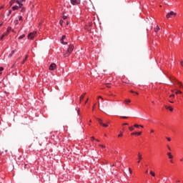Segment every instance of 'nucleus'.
<instances>
[{
	"mask_svg": "<svg viewBox=\"0 0 183 183\" xmlns=\"http://www.w3.org/2000/svg\"><path fill=\"white\" fill-rule=\"evenodd\" d=\"M175 94H176L177 95H178V94H182V92H181V91H177V92H175Z\"/></svg>",
	"mask_w": 183,
	"mask_h": 183,
	"instance_id": "obj_25",
	"label": "nucleus"
},
{
	"mask_svg": "<svg viewBox=\"0 0 183 183\" xmlns=\"http://www.w3.org/2000/svg\"><path fill=\"white\" fill-rule=\"evenodd\" d=\"M152 104H155V102H152Z\"/></svg>",
	"mask_w": 183,
	"mask_h": 183,
	"instance_id": "obj_59",
	"label": "nucleus"
},
{
	"mask_svg": "<svg viewBox=\"0 0 183 183\" xmlns=\"http://www.w3.org/2000/svg\"><path fill=\"white\" fill-rule=\"evenodd\" d=\"M154 129H151V130H150V133H151V134H154Z\"/></svg>",
	"mask_w": 183,
	"mask_h": 183,
	"instance_id": "obj_42",
	"label": "nucleus"
},
{
	"mask_svg": "<svg viewBox=\"0 0 183 183\" xmlns=\"http://www.w3.org/2000/svg\"><path fill=\"white\" fill-rule=\"evenodd\" d=\"M11 31H12V28L8 27V29H7V34H9V32H11Z\"/></svg>",
	"mask_w": 183,
	"mask_h": 183,
	"instance_id": "obj_22",
	"label": "nucleus"
},
{
	"mask_svg": "<svg viewBox=\"0 0 183 183\" xmlns=\"http://www.w3.org/2000/svg\"><path fill=\"white\" fill-rule=\"evenodd\" d=\"M169 98H175V95L174 94L169 95Z\"/></svg>",
	"mask_w": 183,
	"mask_h": 183,
	"instance_id": "obj_34",
	"label": "nucleus"
},
{
	"mask_svg": "<svg viewBox=\"0 0 183 183\" xmlns=\"http://www.w3.org/2000/svg\"><path fill=\"white\" fill-rule=\"evenodd\" d=\"M89 122H92V120H89Z\"/></svg>",
	"mask_w": 183,
	"mask_h": 183,
	"instance_id": "obj_61",
	"label": "nucleus"
},
{
	"mask_svg": "<svg viewBox=\"0 0 183 183\" xmlns=\"http://www.w3.org/2000/svg\"><path fill=\"white\" fill-rule=\"evenodd\" d=\"M3 70H4V67H0V75H2Z\"/></svg>",
	"mask_w": 183,
	"mask_h": 183,
	"instance_id": "obj_24",
	"label": "nucleus"
},
{
	"mask_svg": "<svg viewBox=\"0 0 183 183\" xmlns=\"http://www.w3.org/2000/svg\"><path fill=\"white\" fill-rule=\"evenodd\" d=\"M19 21H22V16H20L19 17Z\"/></svg>",
	"mask_w": 183,
	"mask_h": 183,
	"instance_id": "obj_41",
	"label": "nucleus"
},
{
	"mask_svg": "<svg viewBox=\"0 0 183 183\" xmlns=\"http://www.w3.org/2000/svg\"><path fill=\"white\" fill-rule=\"evenodd\" d=\"M76 111H77V114H78V115H80V113H79V108H76Z\"/></svg>",
	"mask_w": 183,
	"mask_h": 183,
	"instance_id": "obj_32",
	"label": "nucleus"
},
{
	"mask_svg": "<svg viewBox=\"0 0 183 183\" xmlns=\"http://www.w3.org/2000/svg\"><path fill=\"white\" fill-rule=\"evenodd\" d=\"M130 92H132V94H134V92L132 91V90H131Z\"/></svg>",
	"mask_w": 183,
	"mask_h": 183,
	"instance_id": "obj_52",
	"label": "nucleus"
},
{
	"mask_svg": "<svg viewBox=\"0 0 183 183\" xmlns=\"http://www.w3.org/2000/svg\"><path fill=\"white\" fill-rule=\"evenodd\" d=\"M49 69V71H55V69H56V64L55 63L51 64Z\"/></svg>",
	"mask_w": 183,
	"mask_h": 183,
	"instance_id": "obj_6",
	"label": "nucleus"
},
{
	"mask_svg": "<svg viewBox=\"0 0 183 183\" xmlns=\"http://www.w3.org/2000/svg\"><path fill=\"white\" fill-rule=\"evenodd\" d=\"M129 131L132 132V131L135 130V127L131 126V127H129Z\"/></svg>",
	"mask_w": 183,
	"mask_h": 183,
	"instance_id": "obj_18",
	"label": "nucleus"
},
{
	"mask_svg": "<svg viewBox=\"0 0 183 183\" xmlns=\"http://www.w3.org/2000/svg\"><path fill=\"white\" fill-rule=\"evenodd\" d=\"M169 102H170V104H174V102L172 101H169Z\"/></svg>",
	"mask_w": 183,
	"mask_h": 183,
	"instance_id": "obj_49",
	"label": "nucleus"
},
{
	"mask_svg": "<svg viewBox=\"0 0 183 183\" xmlns=\"http://www.w3.org/2000/svg\"><path fill=\"white\" fill-rule=\"evenodd\" d=\"M137 157H138L137 164H139V162H141V159H142V154H141V152H138Z\"/></svg>",
	"mask_w": 183,
	"mask_h": 183,
	"instance_id": "obj_9",
	"label": "nucleus"
},
{
	"mask_svg": "<svg viewBox=\"0 0 183 183\" xmlns=\"http://www.w3.org/2000/svg\"><path fill=\"white\" fill-rule=\"evenodd\" d=\"M14 24H15V25H18V24H19V23L18 20H16V21H14Z\"/></svg>",
	"mask_w": 183,
	"mask_h": 183,
	"instance_id": "obj_39",
	"label": "nucleus"
},
{
	"mask_svg": "<svg viewBox=\"0 0 183 183\" xmlns=\"http://www.w3.org/2000/svg\"><path fill=\"white\" fill-rule=\"evenodd\" d=\"M167 155H168L169 159H172V158H174V156H172L171 152H167Z\"/></svg>",
	"mask_w": 183,
	"mask_h": 183,
	"instance_id": "obj_14",
	"label": "nucleus"
},
{
	"mask_svg": "<svg viewBox=\"0 0 183 183\" xmlns=\"http://www.w3.org/2000/svg\"><path fill=\"white\" fill-rule=\"evenodd\" d=\"M94 108H95V106L93 107V110L94 109Z\"/></svg>",
	"mask_w": 183,
	"mask_h": 183,
	"instance_id": "obj_60",
	"label": "nucleus"
},
{
	"mask_svg": "<svg viewBox=\"0 0 183 183\" xmlns=\"http://www.w3.org/2000/svg\"><path fill=\"white\" fill-rule=\"evenodd\" d=\"M23 38H25V34H23L19 37V39H23Z\"/></svg>",
	"mask_w": 183,
	"mask_h": 183,
	"instance_id": "obj_23",
	"label": "nucleus"
},
{
	"mask_svg": "<svg viewBox=\"0 0 183 183\" xmlns=\"http://www.w3.org/2000/svg\"><path fill=\"white\" fill-rule=\"evenodd\" d=\"M166 139H167V141H168L169 142H171V138H170V137H166Z\"/></svg>",
	"mask_w": 183,
	"mask_h": 183,
	"instance_id": "obj_35",
	"label": "nucleus"
},
{
	"mask_svg": "<svg viewBox=\"0 0 183 183\" xmlns=\"http://www.w3.org/2000/svg\"><path fill=\"white\" fill-rule=\"evenodd\" d=\"M14 4H18L19 8H22V6L24 5V4H22V3L19 2V1H18V0H11L10 1L11 6H12V5H14Z\"/></svg>",
	"mask_w": 183,
	"mask_h": 183,
	"instance_id": "obj_2",
	"label": "nucleus"
},
{
	"mask_svg": "<svg viewBox=\"0 0 183 183\" xmlns=\"http://www.w3.org/2000/svg\"><path fill=\"white\" fill-rule=\"evenodd\" d=\"M107 88H111V86H109V85H107Z\"/></svg>",
	"mask_w": 183,
	"mask_h": 183,
	"instance_id": "obj_53",
	"label": "nucleus"
},
{
	"mask_svg": "<svg viewBox=\"0 0 183 183\" xmlns=\"http://www.w3.org/2000/svg\"><path fill=\"white\" fill-rule=\"evenodd\" d=\"M65 39H66V36H62L61 39H60V42L61 44H63V45H68V42L64 41Z\"/></svg>",
	"mask_w": 183,
	"mask_h": 183,
	"instance_id": "obj_5",
	"label": "nucleus"
},
{
	"mask_svg": "<svg viewBox=\"0 0 183 183\" xmlns=\"http://www.w3.org/2000/svg\"><path fill=\"white\" fill-rule=\"evenodd\" d=\"M176 182H181V180L178 179L176 181Z\"/></svg>",
	"mask_w": 183,
	"mask_h": 183,
	"instance_id": "obj_48",
	"label": "nucleus"
},
{
	"mask_svg": "<svg viewBox=\"0 0 183 183\" xmlns=\"http://www.w3.org/2000/svg\"><path fill=\"white\" fill-rule=\"evenodd\" d=\"M123 82H124L125 84H129V82H127V81H123Z\"/></svg>",
	"mask_w": 183,
	"mask_h": 183,
	"instance_id": "obj_56",
	"label": "nucleus"
},
{
	"mask_svg": "<svg viewBox=\"0 0 183 183\" xmlns=\"http://www.w3.org/2000/svg\"><path fill=\"white\" fill-rule=\"evenodd\" d=\"M119 137H124V133L122 132H120V133L118 134Z\"/></svg>",
	"mask_w": 183,
	"mask_h": 183,
	"instance_id": "obj_21",
	"label": "nucleus"
},
{
	"mask_svg": "<svg viewBox=\"0 0 183 183\" xmlns=\"http://www.w3.org/2000/svg\"><path fill=\"white\" fill-rule=\"evenodd\" d=\"M95 139H95L94 137H91V140H92V141H95Z\"/></svg>",
	"mask_w": 183,
	"mask_h": 183,
	"instance_id": "obj_40",
	"label": "nucleus"
},
{
	"mask_svg": "<svg viewBox=\"0 0 183 183\" xmlns=\"http://www.w3.org/2000/svg\"><path fill=\"white\" fill-rule=\"evenodd\" d=\"M170 162H172H172H172V160H170Z\"/></svg>",
	"mask_w": 183,
	"mask_h": 183,
	"instance_id": "obj_62",
	"label": "nucleus"
},
{
	"mask_svg": "<svg viewBox=\"0 0 183 183\" xmlns=\"http://www.w3.org/2000/svg\"><path fill=\"white\" fill-rule=\"evenodd\" d=\"M146 174H148V170L146 171Z\"/></svg>",
	"mask_w": 183,
	"mask_h": 183,
	"instance_id": "obj_57",
	"label": "nucleus"
},
{
	"mask_svg": "<svg viewBox=\"0 0 183 183\" xmlns=\"http://www.w3.org/2000/svg\"><path fill=\"white\" fill-rule=\"evenodd\" d=\"M123 125H128V123H124Z\"/></svg>",
	"mask_w": 183,
	"mask_h": 183,
	"instance_id": "obj_51",
	"label": "nucleus"
},
{
	"mask_svg": "<svg viewBox=\"0 0 183 183\" xmlns=\"http://www.w3.org/2000/svg\"><path fill=\"white\" fill-rule=\"evenodd\" d=\"M131 135H137V132H133L131 134Z\"/></svg>",
	"mask_w": 183,
	"mask_h": 183,
	"instance_id": "obj_44",
	"label": "nucleus"
},
{
	"mask_svg": "<svg viewBox=\"0 0 183 183\" xmlns=\"http://www.w3.org/2000/svg\"><path fill=\"white\" fill-rule=\"evenodd\" d=\"M166 109H169V111H170L171 112H172V111H174V108L169 107V106H165Z\"/></svg>",
	"mask_w": 183,
	"mask_h": 183,
	"instance_id": "obj_10",
	"label": "nucleus"
},
{
	"mask_svg": "<svg viewBox=\"0 0 183 183\" xmlns=\"http://www.w3.org/2000/svg\"><path fill=\"white\" fill-rule=\"evenodd\" d=\"M99 147H101V148H103V149L105 148V145L104 144H99Z\"/></svg>",
	"mask_w": 183,
	"mask_h": 183,
	"instance_id": "obj_31",
	"label": "nucleus"
},
{
	"mask_svg": "<svg viewBox=\"0 0 183 183\" xmlns=\"http://www.w3.org/2000/svg\"><path fill=\"white\" fill-rule=\"evenodd\" d=\"M19 8H21V7H19V6H14L11 8V9H12L13 11H16V10L19 9Z\"/></svg>",
	"mask_w": 183,
	"mask_h": 183,
	"instance_id": "obj_11",
	"label": "nucleus"
},
{
	"mask_svg": "<svg viewBox=\"0 0 183 183\" xmlns=\"http://www.w3.org/2000/svg\"><path fill=\"white\" fill-rule=\"evenodd\" d=\"M105 107H107V103H103L102 107H103V108H105Z\"/></svg>",
	"mask_w": 183,
	"mask_h": 183,
	"instance_id": "obj_37",
	"label": "nucleus"
},
{
	"mask_svg": "<svg viewBox=\"0 0 183 183\" xmlns=\"http://www.w3.org/2000/svg\"><path fill=\"white\" fill-rule=\"evenodd\" d=\"M71 4L72 5H78L81 4V0H71Z\"/></svg>",
	"mask_w": 183,
	"mask_h": 183,
	"instance_id": "obj_8",
	"label": "nucleus"
},
{
	"mask_svg": "<svg viewBox=\"0 0 183 183\" xmlns=\"http://www.w3.org/2000/svg\"><path fill=\"white\" fill-rule=\"evenodd\" d=\"M99 102H100V101L99 100Z\"/></svg>",
	"mask_w": 183,
	"mask_h": 183,
	"instance_id": "obj_64",
	"label": "nucleus"
},
{
	"mask_svg": "<svg viewBox=\"0 0 183 183\" xmlns=\"http://www.w3.org/2000/svg\"><path fill=\"white\" fill-rule=\"evenodd\" d=\"M149 174L152 175V177H155V172H154L152 170L150 171Z\"/></svg>",
	"mask_w": 183,
	"mask_h": 183,
	"instance_id": "obj_19",
	"label": "nucleus"
},
{
	"mask_svg": "<svg viewBox=\"0 0 183 183\" xmlns=\"http://www.w3.org/2000/svg\"><path fill=\"white\" fill-rule=\"evenodd\" d=\"M59 24H60V25L62 26V24H64V21H63V20H60V21H59Z\"/></svg>",
	"mask_w": 183,
	"mask_h": 183,
	"instance_id": "obj_36",
	"label": "nucleus"
},
{
	"mask_svg": "<svg viewBox=\"0 0 183 183\" xmlns=\"http://www.w3.org/2000/svg\"><path fill=\"white\" fill-rule=\"evenodd\" d=\"M179 86H182V84H181L180 82H179Z\"/></svg>",
	"mask_w": 183,
	"mask_h": 183,
	"instance_id": "obj_46",
	"label": "nucleus"
},
{
	"mask_svg": "<svg viewBox=\"0 0 183 183\" xmlns=\"http://www.w3.org/2000/svg\"><path fill=\"white\" fill-rule=\"evenodd\" d=\"M139 127H140V128H144V126L139 125L138 124H136L134 125V128H139Z\"/></svg>",
	"mask_w": 183,
	"mask_h": 183,
	"instance_id": "obj_13",
	"label": "nucleus"
},
{
	"mask_svg": "<svg viewBox=\"0 0 183 183\" xmlns=\"http://www.w3.org/2000/svg\"><path fill=\"white\" fill-rule=\"evenodd\" d=\"M168 149H169V151H171V147H168Z\"/></svg>",
	"mask_w": 183,
	"mask_h": 183,
	"instance_id": "obj_54",
	"label": "nucleus"
},
{
	"mask_svg": "<svg viewBox=\"0 0 183 183\" xmlns=\"http://www.w3.org/2000/svg\"><path fill=\"white\" fill-rule=\"evenodd\" d=\"M121 118H122L123 119H127L128 117L122 116Z\"/></svg>",
	"mask_w": 183,
	"mask_h": 183,
	"instance_id": "obj_30",
	"label": "nucleus"
},
{
	"mask_svg": "<svg viewBox=\"0 0 183 183\" xmlns=\"http://www.w3.org/2000/svg\"><path fill=\"white\" fill-rule=\"evenodd\" d=\"M63 19H66V16H64L63 17Z\"/></svg>",
	"mask_w": 183,
	"mask_h": 183,
	"instance_id": "obj_50",
	"label": "nucleus"
},
{
	"mask_svg": "<svg viewBox=\"0 0 183 183\" xmlns=\"http://www.w3.org/2000/svg\"><path fill=\"white\" fill-rule=\"evenodd\" d=\"M172 16H177V13H175L174 11H170L169 13H168L166 15V17L167 18V19H169L170 18H172Z\"/></svg>",
	"mask_w": 183,
	"mask_h": 183,
	"instance_id": "obj_4",
	"label": "nucleus"
},
{
	"mask_svg": "<svg viewBox=\"0 0 183 183\" xmlns=\"http://www.w3.org/2000/svg\"><path fill=\"white\" fill-rule=\"evenodd\" d=\"M159 31V26H157V27L154 29L155 32H158Z\"/></svg>",
	"mask_w": 183,
	"mask_h": 183,
	"instance_id": "obj_20",
	"label": "nucleus"
},
{
	"mask_svg": "<svg viewBox=\"0 0 183 183\" xmlns=\"http://www.w3.org/2000/svg\"><path fill=\"white\" fill-rule=\"evenodd\" d=\"M131 103V101L129 99H125L124 100V104H126L127 105H128V104Z\"/></svg>",
	"mask_w": 183,
	"mask_h": 183,
	"instance_id": "obj_17",
	"label": "nucleus"
},
{
	"mask_svg": "<svg viewBox=\"0 0 183 183\" xmlns=\"http://www.w3.org/2000/svg\"><path fill=\"white\" fill-rule=\"evenodd\" d=\"M28 59V55L25 56L24 59L21 61V65H24L25 64V61Z\"/></svg>",
	"mask_w": 183,
	"mask_h": 183,
	"instance_id": "obj_15",
	"label": "nucleus"
},
{
	"mask_svg": "<svg viewBox=\"0 0 183 183\" xmlns=\"http://www.w3.org/2000/svg\"><path fill=\"white\" fill-rule=\"evenodd\" d=\"M0 26H2V24H0Z\"/></svg>",
	"mask_w": 183,
	"mask_h": 183,
	"instance_id": "obj_63",
	"label": "nucleus"
},
{
	"mask_svg": "<svg viewBox=\"0 0 183 183\" xmlns=\"http://www.w3.org/2000/svg\"><path fill=\"white\" fill-rule=\"evenodd\" d=\"M20 4H22V2H25V0H20Z\"/></svg>",
	"mask_w": 183,
	"mask_h": 183,
	"instance_id": "obj_45",
	"label": "nucleus"
},
{
	"mask_svg": "<svg viewBox=\"0 0 183 183\" xmlns=\"http://www.w3.org/2000/svg\"><path fill=\"white\" fill-rule=\"evenodd\" d=\"M97 121H98L99 124H100L102 125V127H104V128H107L108 124H104V123L102 122V119H97Z\"/></svg>",
	"mask_w": 183,
	"mask_h": 183,
	"instance_id": "obj_7",
	"label": "nucleus"
},
{
	"mask_svg": "<svg viewBox=\"0 0 183 183\" xmlns=\"http://www.w3.org/2000/svg\"><path fill=\"white\" fill-rule=\"evenodd\" d=\"M11 14H12V10H10L7 14V16H9V15H11Z\"/></svg>",
	"mask_w": 183,
	"mask_h": 183,
	"instance_id": "obj_29",
	"label": "nucleus"
},
{
	"mask_svg": "<svg viewBox=\"0 0 183 183\" xmlns=\"http://www.w3.org/2000/svg\"><path fill=\"white\" fill-rule=\"evenodd\" d=\"M36 35V32L34 31L28 34L27 39H34Z\"/></svg>",
	"mask_w": 183,
	"mask_h": 183,
	"instance_id": "obj_3",
	"label": "nucleus"
},
{
	"mask_svg": "<svg viewBox=\"0 0 183 183\" xmlns=\"http://www.w3.org/2000/svg\"><path fill=\"white\" fill-rule=\"evenodd\" d=\"M180 65H181V66H183V61H180Z\"/></svg>",
	"mask_w": 183,
	"mask_h": 183,
	"instance_id": "obj_43",
	"label": "nucleus"
},
{
	"mask_svg": "<svg viewBox=\"0 0 183 183\" xmlns=\"http://www.w3.org/2000/svg\"><path fill=\"white\" fill-rule=\"evenodd\" d=\"M85 95H86V93H84L81 97H80V102H82V99L85 98Z\"/></svg>",
	"mask_w": 183,
	"mask_h": 183,
	"instance_id": "obj_12",
	"label": "nucleus"
},
{
	"mask_svg": "<svg viewBox=\"0 0 183 183\" xmlns=\"http://www.w3.org/2000/svg\"><path fill=\"white\" fill-rule=\"evenodd\" d=\"M95 141H97V142H99V139H96Z\"/></svg>",
	"mask_w": 183,
	"mask_h": 183,
	"instance_id": "obj_47",
	"label": "nucleus"
},
{
	"mask_svg": "<svg viewBox=\"0 0 183 183\" xmlns=\"http://www.w3.org/2000/svg\"><path fill=\"white\" fill-rule=\"evenodd\" d=\"M135 94H136L137 95H138V92H135Z\"/></svg>",
	"mask_w": 183,
	"mask_h": 183,
	"instance_id": "obj_58",
	"label": "nucleus"
},
{
	"mask_svg": "<svg viewBox=\"0 0 183 183\" xmlns=\"http://www.w3.org/2000/svg\"><path fill=\"white\" fill-rule=\"evenodd\" d=\"M21 12H25V8H21Z\"/></svg>",
	"mask_w": 183,
	"mask_h": 183,
	"instance_id": "obj_38",
	"label": "nucleus"
},
{
	"mask_svg": "<svg viewBox=\"0 0 183 183\" xmlns=\"http://www.w3.org/2000/svg\"><path fill=\"white\" fill-rule=\"evenodd\" d=\"M129 172L131 175H132V170L131 169V168H129Z\"/></svg>",
	"mask_w": 183,
	"mask_h": 183,
	"instance_id": "obj_28",
	"label": "nucleus"
},
{
	"mask_svg": "<svg viewBox=\"0 0 183 183\" xmlns=\"http://www.w3.org/2000/svg\"><path fill=\"white\" fill-rule=\"evenodd\" d=\"M74 51V47L69 46V47H65L64 49L63 54L65 55V56H69V54Z\"/></svg>",
	"mask_w": 183,
	"mask_h": 183,
	"instance_id": "obj_1",
	"label": "nucleus"
},
{
	"mask_svg": "<svg viewBox=\"0 0 183 183\" xmlns=\"http://www.w3.org/2000/svg\"><path fill=\"white\" fill-rule=\"evenodd\" d=\"M88 102V99H86V101L85 102V104H86Z\"/></svg>",
	"mask_w": 183,
	"mask_h": 183,
	"instance_id": "obj_55",
	"label": "nucleus"
},
{
	"mask_svg": "<svg viewBox=\"0 0 183 183\" xmlns=\"http://www.w3.org/2000/svg\"><path fill=\"white\" fill-rule=\"evenodd\" d=\"M98 99H101V101L102 102H104V98H102L101 96H99V97H98Z\"/></svg>",
	"mask_w": 183,
	"mask_h": 183,
	"instance_id": "obj_27",
	"label": "nucleus"
},
{
	"mask_svg": "<svg viewBox=\"0 0 183 183\" xmlns=\"http://www.w3.org/2000/svg\"><path fill=\"white\" fill-rule=\"evenodd\" d=\"M14 54H15V50L11 51V52L9 54V58H11Z\"/></svg>",
	"mask_w": 183,
	"mask_h": 183,
	"instance_id": "obj_16",
	"label": "nucleus"
},
{
	"mask_svg": "<svg viewBox=\"0 0 183 183\" xmlns=\"http://www.w3.org/2000/svg\"><path fill=\"white\" fill-rule=\"evenodd\" d=\"M142 134V132H136V135H141Z\"/></svg>",
	"mask_w": 183,
	"mask_h": 183,
	"instance_id": "obj_33",
	"label": "nucleus"
},
{
	"mask_svg": "<svg viewBox=\"0 0 183 183\" xmlns=\"http://www.w3.org/2000/svg\"><path fill=\"white\" fill-rule=\"evenodd\" d=\"M4 38H5V34H3V35L0 37L1 41H2V39H4Z\"/></svg>",
	"mask_w": 183,
	"mask_h": 183,
	"instance_id": "obj_26",
	"label": "nucleus"
}]
</instances>
